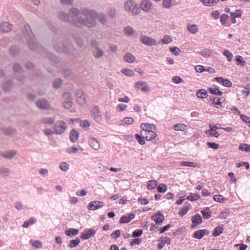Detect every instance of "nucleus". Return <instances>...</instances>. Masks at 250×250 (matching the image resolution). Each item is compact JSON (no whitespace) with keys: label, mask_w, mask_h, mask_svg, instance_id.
Instances as JSON below:
<instances>
[{"label":"nucleus","mask_w":250,"mask_h":250,"mask_svg":"<svg viewBox=\"0 0 250 250\" xmlns=\"http://www.w3.org/2000/svg\"><path fill=\"white\" fill-rule=\"evenodd\" d=\"M4 134L8 136H12L16 134V130L12 128H7L3 130Z\"/></svg>","instance_id":"41"},{"label":"nucleus","mask_w":250,"mask_h":250,"mask_svg":"<svg viewBox=\"0 0 250 250\" xmlns=\"http://www.w3.org/2000/svg\"><path fill=\"white\" fill-rule=\"evenodd\" d=\"M96 231L92 229H86L81 234V238L83 240H86L95 235Z\"/></svg>","instance_id":"10"},{"label":"nucleus","mask_w":250,"mask_h":250,"mask_svg":"<svg viewBox=\"0 0 250 250\" xmlns=\"http://www.w3.org/2000/svg\"><path fill=\"white\" fill-rule=\"evenodd\" d=\"M240 117L243 122H245L246 124H248L249 125V126H250V117H248V116L244 115H241Z\"/></svg>","instance_id":"60"},{"label":"nucleus","mask_w":250,"mask_h":250,"mask_svg":"<svg viewBox=\"0 0 250 250\" xmlns=\"http://www.w3.org/2000/svg\"><path fill=\"white\" fill-rule=\"evenodd\" d=\"M124 32L126 35H132L134 33V29L130 26H127L124 29Z\"/></svg>","instance_id":"49"},{"label":"nucleus","mask_w":250,"mask_h":250,"mask_svg":"<svg viewBox=\"0 0 250 250\" xmlns=\"http://www.w3.org/2000/svg\"><path fill=\"white\" fill-rule=\"evenodd\" d=\"M55 119L50 117H43L41 120V124L44 126L47 125H51L54 123Z\"/></svg>","instance_id":"19"},{"label":"nucleus","mask_w":250,"mask_h":250,"mask_svg":"<svg viewBox=\"0 0 250 250\" xmlns=\"http://www.w3.org/2000/svg\"><path fill=\"white\" fill-rule=\"evenodd\" d=\"M80 243L79 238H77L75 240H71L68 244V247L70 248H73L77 247Z\"/></svg>","instance_id":"33"},{"label":"nucleus","mask_w":250,"mask_h":250,"mask_svg":"<svg viewBox=\"0 0 250 250\" xmlns=\"http://www.w3.org/2000/svg\"><path fill=\"white\" fill-rule=\"evenodd\" d=\"M158 181L156 180H152L148 181L147 185V188L148 189H154L157 185Z\"/></svg>","instance_id":"37"},{"label":"nucleus","mask_w":250,"mask_h":250,"mask_svg":"<svg viewBox=\"0 0 250 250\" xmlns=\"http://www.w3.org/2000/svg\"><path fill=\"white\" fill-rule=\"evenodd\" d=\"M89 144L91 148L97 150L99 149L100 145L98 140L95 138H90Z\"/></svg>","instance_id":"18"},{"label":"nucleus","mask_w":250,"mask_h":250,"mask_svg":"<svg viewBox=\"0 0 250 250\" xmlns=\"http://www.w3.org/2000/svg\"><path fill=\"white\" fill-rule=\"evenodd\" d=\"M79 233V230L71 228L65 231V234L68 236H76Z\"/></svg>","instance_id":"29"},{"label":"nucleus","mask_w":250,"mask_h":250,"mask_svg":"<svg viewBox=\"0 0 250 250\" xmlns=\"http://www.w3.org/2000/svg\"><path fill=\"white\" fill-rule=\"evenodd\" d=\"M172 0H163V5L165 8H169L171 7Z\"/></svg>","instance_id":"57"},{"label":"nucleus","mask_w":250,"mask_h":250,"mask_svg":"<svg viewBox=\"0 0 250 250\" xmlns=\"http://www.w3.org/2000/svg\"><path fill=\"white\" fill-rule=\"evenodd\" d=\"M66 124L62 121H57L54 125V133L61 135L67 129Z\"/></svg>","instance_id":"7"},{"label":"nucleus","mask_w":250,"mask_h":250,"mask_svg":"<svg viewBox=\"0 0 250 250\" xmlns=\"http://www.w3.org/2000/svg\"><path fill=\"white\" fill-rule=\"evenodd\" d=\"M10 173V169L5 167H0V174L4 177H7Z\"/></svg>","instance_id":"32"},{"label":"nucleus","mask_w":250,"mask_h":250,"mask_svg":"<svg viewBox=\"0 0 250 250\" xmlns=\"http://www.w3.org/2000/svg\"><path fill=\"white\" fill-rule=\"evenodd\" d=\"M219 0H201L202 3L206 6H210L217 4Z\"/></svg>","instance_id":"34"},{"label":"nucleus","mask_w":250,"mask_h":250,"mask_svg":"<svg viewBox=\"0 0 250 250\" xmlns=\"http://www.w3.org/2000/svg\"><path fill=\"white\" fill-rule=\"evenodd\" d=\"M60 168L62 171L66 172L69 169V166L66 162H63L60 163Z\"/></svg>","instance_id":"47"},{"label":"nucleus","mask_w":250,"mask_h":250,"mask_svg":"<svg viewBox=\"0 0 250 250\" xmlns=\"http://www.w3.org/2000/svg\"><path fill=\"white\" fill-rule=\"evenodd\" d=\"M99 45L100 44L97 41L93 40L91 42V46L94 49L93 54L94 57L97 59L102 58L104 54V52L99 47Z\"/></svg>","instance_id":"6"},{"label":"nucleus","mask_w":250,"mask_h":250,"mask_svg":"<svg viewBox=\"0 0 250 250\" xmlns=\"http://www.w3.org/2000/svg\"><path fill=\"white\" fill-rule=\"evenodd\" d=\"M125 61L128 63H132L135 60L134 56L130 53H126L124 57Z\"/></svg>","instance_id":"27"},{"label":"nucleus","mask_w":250,"mask_h":250,"mask_svg":"<svg viewBox=\"0 0 250 250\" xmlns=\"http://www.w3.org/2000/svg\"><path fill=\"white\" fill-rule=\"evenodd\" d=\"M15 208L19 210L23 209V205L21 201H16L15 203Z\"/></svg>","instance_id":"56"},{"label":"nucleus","mask_w":250,"mask_h":250,"mask_svg":"<svg viewBox=\"0 0 250 250\" xmlns=\"http://www.w3.org/2000/svg\"><path fill=\"white\" fill-rule=\"evenodd\" d=\"M161 41L163 43L167 44L170 43L172 42V40L169 36L167 35L165 36Z\"/></svg>","instance_id":"52"},{"label":"nucleus","mask_w":250,"mask_h":250,"mask_svg":"<svg viewBox=\"0 0 250 250\" xmlns=\"http://www.w3.org/2000/svg\"><path fill=\"white\" fill-rule=\"evenodd\" d=\"M191 208L190 206H183L182 208L179 211V215L181 216H184L187 213L188 210Z\"/></svg>","instance_id":"43"},{"label":"nucleus","mask_w":250,"mask_h":250,"mask_svg":"<svg viewBox=\"0 0 250 250\" xmlns=\"http://www.w3.org/2000/svg\"><path fill=\"white\" fill-rule=\"evenodd\" d=\"M12 29V25L7 22H4L0 24V31L8 32Z\"/></svg>","instance_id":"21"},{"label":"nucleus","mask_w":250,"mask_h":250,"mask_svg":"<svg viewBox=\"0 0 250 250\" xmlns=\"http://www.w3.org/2000/svg\"><path fill=\"white\" fill-rule=\"evenodd\" d=\"M37 106L41 109H46L49 107V104L48 102L44 99H41L38 100L36 102Z\"/></svg>","instance_id":"16"},{"label":"nucleus","mask_w":250,"mask_h":250,"mask_svg":"<svg viewBox=\"0 0 250 250\" xmlns=\"http://www.w3.org/2000/svg\"><path fill=\"white\" fill-rule=\"evenodd\" d=\"M223 54L224 56H225L227 58L228 61L230 62L232 60L233 55L230 51H229V50H225L223 52Z\"/></svg>","instance_id":"50"},{"label":"nucleus","mask_w":250,"mask_h":250,"mask_svg":"<svg viewBox=\"0 0 250 250\" xmlns=\"http://www.w3.org/2000/svg\"><path fill=\"white\" fill-rule=\"evenodd\" d=\"M209 232L206 229L198 230L194 232V237L197 239H201L205 235H208Z\"/></svg>","instance_id":"17"},{"label":"nucleus","mask_w":250,"mask_h":250,"mask_svg":"<svg viewBox=\"0 0 250 250\" xmlns=\"http://www.w3.org/2000/svg\"><path fill=\"white\" fill-rule=\"evenodd\" d=\"M71 11V9L69 11V16H68L64 12H61L59 14V18L60 19L63 21H70L72 22H73L74 24H75L77 26L81 27L83 25H80L79 24H76L75 23V17H71L70 15V13Z\"/></svg>","instance_id":"9"},{"label":"nucleus","mask_w":250,"mask_h":250,"mask_svg":"<svg viewBox=\"0 0 250 250\" xmlns=\"http://www.w3.org/2000/svg\"><path fill=\"white\" fill-rule=\"evenodd\" d=\"M13 70L15 72L21 73L22 71V68L18 63H15L13 66Z\"/></svg>","instance_id":"64"},{"label":"nucleus","mask_w":250,"mask_h":250,"mask_svg":"<svg viewBox=\"0 0 250 250\" xmlns=\"http://www.w3.org/2000/svg\"><path fill=\"white\" fill-rule=\"evenodd\" d=\"M225 101L224 98L214 97L213 99V103L217 108L223 107V103Z\"/></svg>","instance_id":"20"},{"label":"nucleus","mask_w":250,"mask_h":250,"mask_svg":"<svg viewBox=\"0 0 250 250\" xmlns=\"http://www.w3.org/2000/svg\"><path fill=\"white\" fill-rule=\"evenodd\" d=\"M156 224L162 223L165 219L164 216L162 214L158 213L152 216Z\"/></svg>","instance_id":"26"},{"label":"nucleus","mask_w":250,"mask_h":250,"mask_svg":"<svg viewBox=\"0 0 250 250\" xmlns=\"http://www.w3.org/2000/svg\"><path fill=\"white\" fill-rule=\"evenodd\" d=\"M116 12V9L114 8H111L108 10L107 14L110 17L113 18L115 16Z\"/></svg>","instance_id":"63"},{"label":"nucleus","mask_w":250,"mask_h":250,"mask_svg":"<svg viewBox=\"0 0 250 250\" xmlns=\"http://www.w3.org/2000/svg\"><path fill=\"white\" fill-rule=\"evenodd\" d=\"M80 125L83 127H89L90 125V123L88 120H84L81 121Z\"/></svg>","instance_id":"61"},{"label":"nucleus","mask_w":250,"mask_h":250,"mask_svg":"<svg viewBox=\"0 0 250 250\" xmlns=\"http://www.w3.org/2000/svg\"><path fill=\"white\" fill-rule=\"evenodd\" d=\"M169 50L170 51L175 55H178L181 52L180 49L178 47L175 46L170 47Z\"/></svg>","instance_id":"54"},{"label":"nucleus","mask_w":250,"mask_h":250,"mask_svg":"<svg viewBox=\"0 0 250 250\" xmlns=\"http://www.w3.org/2000/svg\"><path fill=\"white\" fill-rule=\"evenodd\" d=\"M135 138L140 145H143L145 144V141L144 139L145 138H144L141 135L136 134L135 135Z\"/></svg>","instance_id":"46"},{"label":"nucleus","mask_w":250,"mask_h":250,"mask_svg":"<svg viewBox=\"0 0 250 250\" xmlns=\"http://www.w3.org/2000/svg\"><path fill=\"white\" fill-rule=\"evenodd\" d=\"M124 7L125 11L131 12L133 15H137L140 12L138 5L135 3L133 0L126 1L124 3Z\"/></svg>","instance_id":"3"},{"label":"nucleus","mask_w":250,"mask_h":250,"mask_svg":"<svg viewBox=\"0 0 250 250\" xmlns=\"http://www.w3.org/2000/svg\"><path fill=\"white\" fill-rule=\"evenodd\" d=\"M23 31L24 34L26 33V35L25 36H27V39H29L28 41L29 47L31 49L35 48L36 47V44L33 42V34L28 24L25 23L24 25Z\"/></svg>","instance_id":"4"},{"label":"nucleus","mask_w":250,"mask_h":250,"mask_svg":"<svg viewBox=\"0 0 250 250\" xmlns=\"http://www.w3.org/2000/svg\"><path fill=\"white\" fill-rule=\"evenodd\" d=\"M201 54L202 56L208 58L210 56L211 52L210 50L206 49L201 51Z\"/></svg>","instance_id":"53"},{"label":"nucleus","mask_w":250,"mask_h":250,"mask_svg":"<svg viewBox=\"0 0 250 250\" xmlns=\"http://www.w3.org/2000/svg\"><path fill=\"white\" fill-rule=\"evenodd\" d=\"M167 189L166 185L164 184H160L157 188V191L160 193L165 192Z\"/></svg>","instance_id":"48"},{"label":"nucleus","mask_w":250,"mask_h":250,"mask_svg":"<svg viewBox=\"0 0 250 250\" xmlns=\"http://www.w3.org/2000/svg\"><path fill=\"white\" fill-rule=\"evenodd\" d=\"M30 243L33 246L37 249L42 248V243L39 240H30Z\"/></svg>","instance_id":"45"},{"label":"nucleus","mask_w":250,"mask_h":250,"mask_svg":"<svg viewBox=\"0 0 250 250\" xmlns=\"http://www.w3.org/2000/svg\"><path fill=\"white\" fill-rule=\"evenodd\" d=\"M79 137V133L75 129H72L70 132L69 138L71 141L73 143L76 142Z\"/></svg>","instance_id":"22"},{"label":"nucleus","mask_w":250,"mask_h":250,"mask_svg":"<svg viewBox=\"0 0 250 250\" xmlns=\"http://www.w3.org/2000/svg\"><path fill=\"white\" fill-rule=\"evenodd\" d=\"M192 223L195 224V226L199 225L202 223V218L200 214H197L192 217Z\"/></svg>","instance_id":"30"},{"label":"nucleus","mask_w":250,"mask_h":250,"mask_svg":"<svg viewBox=\"0 0 250 250\" xmlns=\"http://www.w3.org/2000/svg\"><path fill=\"white\" fill-rule=\"evenodd\" d=\"M206 133L207 135H209L210 136L215 137L216 138H217L219 135V133L215 130V129H212L210 132Z\"/></svg>","instance_id":"59"},{"label":"nucleus","mask_w":250,"mask_h":250,"mask_svg":"<svg viewBox=\"0 0 250 250\" xmlns=\"http://www.w3.org/2000/svg\"><path fill=\"white\" fill-rule=\"evenodd\" d=\"M135 86L137 88H140L143 92H148L150 90L146 83L141 81L137 82L135 84Z\"/></svg>","instance_id":"15"},{"label":"nucleus","mask_w":250,"mask_h":250,"mask_svg":"<svg viewBox=\"0 0 250 250\" xmlns=\"http://www.w3.org/2000/svg\"><path fill=\"white\" fill-rule=\"evenodd\" d=\"M90 117L98 123H101L102 122L103 115L99 106H95L90 110Z\"/></svg>","instance_id":"5"},{"label":"nucleus","mask_w":250,"mask_h":250,"mask_svg":"<svg viewBox=\"0 0 250 250\" xmlns=\"http://www.w3.org/2000/svg\"><path fill=\"white\" fill-rule=\"evenodd\" d=\"M63 98L64 100H66L63 103L64 107L66 109L70 108L73 105L72 98L71 97L70 94L69 93H64L63 95Z\"/></svg>","instance_id":"12"},{"label":"nucleus","mask_w":250,"mask_h":250,"mask_svg":"<svg viewBox=\"0 0 250 250\" xmlns=\"http://www.w3.org/2000/svg\"><path fill=\"white\" fill-rule=\"evenodd\" d=\"M188 31L191 34H196L198 31V26L195 24H188L187 26Z\"/></svg>","instance_id":"24"},{"label":"nucleus","mask_w":250,"mask_h":250,"mask_svg":"<svg viewBox=\"0 0 250 250\" xmlns=\"http://www.w3.org/2000/svg\"><path fill=\"white\" fill-rule=\"evenodd\" d=\"M135 217L133 213H130L127 216H123L120 219V223H127L131 221Z\"/></svg>","instance_id":"23"},{"label":"nucleus","mask_w":250,"mask_h":250,"mask_svg":"<svg viewBox=\"0 0 250 250\" xmlns=\"http://www.w3.org/2000/svg\"><path fill=\"white\" fill-rule=\"evenodd\" d=\"M223 227L222 226H218L213 231V232H212L213 236H219L220 234H221L223 232Z\"/></svg>","instance_id":"39"},{"label":"nucleus","mask_w":250,"mask_h":250,"mask_svg":"<svg viewBox=\"0 0 250 250\" xmlns=\"http://www.w3.org/2000/svg\"><path fill=\"white\" fill-rule=\"evenodd\" d=\"M208 91L213 94H215L216 95H221L222 92L217 88L210 87L208 88Z\"/></svg>","instance_id":"44"},{"label":"nucleus","mask_w":250,"mask_h":250,"mask_svg":"<svg viewBox=\"0 0 250 250\" xmlns=\"http://www.w3.org/2000/svg\"><path fill=\"white\" fill-rule=\"evenodd\" d=\"M37 222V219L34 217H30L28 220L24 221L22 227L24 228H28L30 226L35 224Z\"/></svg>","instance_id":"25"},{"label":"nucleus","mask_w":250,"mask_h":250,"mask_svg":"<svg viewBox=\"0 0 250 250\" xmlns=\"http://www.w3.org/2000/svg\"><path fill=\"white\" fill-rule=\"evenodd\" d=\"M122 72L126 76H133L134 75V73L133 71L131 69H124L122 71Z\"/></svg>","instance_id":"55"},{"label":"nucleus","mask_w":250,"mask_h":250,"mask_svg":"<svg viewBox=\"0 0 250 250\" xmlns=\"http://www.w3.org/2000/svg\"><path fill=\"white\" fill-rule=\"evenodd\" d=\"M70 15L71 17H75L76 24L85 25L89 28L94 27L96 26L95 19L103 24H105L107 22L105 15L86 8L82 9L80 12L77 8H72Z\"/></svg>","instance_id":"1"},{"label":"nucleus","mask_w":250,"mask_h":250,"mask_svg":"<svg viewBox=\"0 0 250 250\" xmlns=\"http://www.w3.org/2000/svg\"><path fill=\"white\" fill-rule=\"evenodd\" d=\"M196 96L198 98H205L208 95L207 91L205 89H200L197 92Z\"/></svg>","instance_id":"40"},{"label":"nucleus","mask_w":250,"mask_h":250,"mask_svg":"<svg viewBox=\"0 0 250 250\" xmlns=\"http://www.w3.org/2000/svg\"><path fill=\"white\" fill-rule=\"evenodd\" d=\"M155 125L153 124L142 123L140 125V134L147 141H151L157 136L156 133L151 130L153 128L155 129Z\"/></svg>","instance_id":"2"},{"label":"nucleus","mask_w":250,"mask_h":250,"mask_svg":"<svg viewBox=\"0 0 250 250\" xmlns=\"http://www.w3.org/2000/svg\"><path fill=\"white\" fill-rule=\"evenodd\" d=\"M220 12L218 10L212 11L211 13V16L215 19L217 20L220 17Z\"/></svg>","instance_id":"62"},{"label":"nucleus","mask_w":250,"mask_h":250,"mask_svg":"<svg viewBox=\"0 0 250 250\" xmlns=\"http://www.w3.org/2000/svg\"><path fill=\"white\" fill-rule=\"evenodd\" d=\"M236 166L237 167H239L241 166L245 167L247 169H248L250 168V165L249 163L245 162H242L240 163H237Z\"/></svg>","instance_id":"58"},{"label":"nucleus","mask_w":250,"mask_h":250,"mask_svg":"<svg viewBox=\"0 0 250 250\" xmlns=\"http://www.w3.org/2000/svg\"><path fill=\"white\" fill-rule=\"evenodd\" d=\"M201 212L204 219H208L211 216V213L208 208H207L204 210H202Z\"/></svg>","instance_id":"35"},{"label":"nucleus","mask_w":250,"mask_h":250,"mask_svg":"<svg viewBox=\"0 0 250 250\" xmlns=\"http://www.w3.org/2000/svg\"><path fill=\"white\" fill-rule=\"evenodd\" d=\"M239 148L242 150H245L247 152H250V145H248V144H241L239 146Z\"/></svg>","instance_id":"51"},{"label":"nucleus","mask_w":250,"mask_h":250,"mask_svg":"<svg viewBox=\"0 0 250 250\" xmlns=\"http://www.w3.org/2000/svg\"><path fill=\"white\" fill-rule=\"evenodd\" d=\"M152 2L149 0H142L140 3V8L146 12H148L152 8Z\"/></svg>","instance_id":"11"},{"label":"nucleus","mask_w":250,"mask_h":250,"mask_svg":"<svg viewBox=\"0 0 250 250\" xmlns=\"http://www.w3.org/2000/svg\"><path fill=\"white\" fill-rule=\"evenodd\" d=\"M104 203L99 201H92L88 205V208L89 210H94L103 207Z\"/></svg>","instance_id":"13"},{"label":"nucleus","mask_w":250,"mask_h":250,"mask_svg":"<svg viewBox=\"0 0 250 250\" xmlns=\"http://www.w3.org/2000/svg\"><path fill=\"white\" fill-rule=\"evenodd\" d=\"M181 166L183 167H198L199 164L197 163L187 161H181L180 163Z\"/></svg>","instance_id":"28"},{"label":"nucleus","mask_w":250,"mask_h":250,"mask_svg":"<svg viewBox=\"0 0 250 250\" xmlns=\"http://www.w3.org/2000/svg\"><path fill=\"white\" fill-rule=\"evenodd\" d=\"M140 41L147 46H154L157 44V41L154 39L146 35L141 36L140 38Z\"/></svg>","instance_id":"8"},{"label":"nucleus","mask_w":250,"mask_h":250,"mask_svg":"<svg viewBox=\"0 0 250 250\" xmlns=\"http://www.w3.org/2000/svg\"><path fill=\"white\" fill-rule=\"evenodd\" d=\"M17 154V151L15 150H10L4 153L3 155L5 158L12 159Z\"/></svg>","instance_id":"38"},{"label":"nucleus","mask_w":250,"mask_h":250,"mask_svg":"<svg viewBox=\"0 0 250 250\" xmlns=\"http://www.w3.org/2000/svg\"><path fill=\"white\" fill-rule=\"evenodd\" d=\"M213 198L214 201L219 203H224L227 200V199L224 198L222 195H215L213 196Z\"/></svg>","instance_id":"42"},{"label":"nucleus","mask_w":250,"mask_h":250,"mask_svg":"<svg viewBox=\"0 0 250 250\" xmlns=\"http://www.w3.org/2000/svg\"><path fill=\"white\" fill-rule=\"evenodd\" d=\"M187 126L184 124H178L173 126V129L175 131H184L187 129Z\"/></svg>","instance_id":"31"},{"label":"nucleus","mask_w":250,"mask_h":250,"mask_svg":"<svg viewBox=\"0 0 250 250\" xmlns=\"http://www.w3.org/2000/svg\"><path fill=\"white\" fill-rule=\"evenodd\" d=\"M77 101L81 105H83L86 103V95L83 91L79 90L77 92Z\"/></svg>","instance_id":"14"},{"label":"nucleus","mask_w":250,"mask_h":250,"mask_svg":"<svg viewBox=\"0 0 250 250\" xmlns=\"http://www.w3.org/2000/svg\"><path fill=\"white\" fill-rule=\"evenodd\" d=\"M200 195L197 193H190L187 196V199L191 201H196L200 199Z\"/></svg>","instance_id":"36"}]
</instances>
